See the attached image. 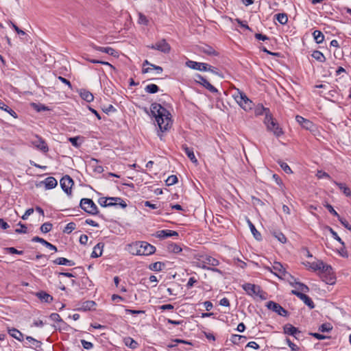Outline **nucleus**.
Listing matches in <instances>:
<instances>
[{"instance_id": "4c0bfd02", "label": "nucleus", "mask_w": 351, "mask_h": 351, "mask_svg": "<svg viewBox=\"0 0 351 351\" xmlns=\"http://www.w3.org/2000/svg\"><path fill=\"white\" fill-rule=\"evenodd\" d=\"M276 20L282 25H285L288 21L287 14L285 13H279L275 15Z\"/></svg>"}, {"instance_id": "0eeeda50", "label": "nucleus", "mask_w": 351, "mask_h": 351, "mask_svg": "<svg viewBox=\"0 0 351 351\" xmlns=\"http://www.w3.org/2000/svg\"><path fill=\"white\" fill-rule=\"evenodd\" d=\"M242 287L248 295L263 298L262 295L263 291L259 286L251 283H245Z\"/></svg>"}, {"instance_id": "f704fd0d", "label": "nucleus", "mask_w": 351, "mask_h": 351, "mask_svg": "<svg viewBox=\"0 0 351 351\" xmlns=\"http://www.w3.org/2000/svg\"><path fill=\"white\" fill-rule=\"evenodd\" d=\"M124 343L126 346L131 349H135L138 347V343L131 337H126L124 339Z\"/></svg>"}, {"instance_id": "de8ad7c7", "label": "nucleus", "mask_w": 351, "mask_h": 351, "mask_svg": "<svg viewBox=\"0 0 351 351\" xmlns=\"http://www.w3.org/2000/svg\"><path fill=\"white\" fill-rule=\"evenodd\" d=\"M52 227H53V225L50 222H46V223H44L41 226H40V231L43 233H47L49 232H50L52 229Z\"/></svg>"}, {"instance_id": "f03ea898", "label": "nucleus", "mask_w": 351, "mask_h": 351, "mask_svg": "<svg viewBox=\"0 0 351 351\" xmlns=\"http://www.w3.org/2000/svg\"><path fill=\"white\" fill-rule=\"evenodd\" d=\"M131 252L136 255L148 256L154 254L156 247L145 241H137L130 245Z\"/></svg>"}, {"instance_id": "e433bc0d", "label": "nucleus", "mask_w": 351, "mask_h": 351, "mask_svg": "<svg viewBox=\"0 0 351 351\" xmlns=\"http://www.w3.org/2000/svg\"><path fill=\"white\" fill-rule=\"evenodd\" d=\"M321 278H322V280L324 281L326 284L328 285H333L335 282V275H322Z\"/></svg>"}, {"instance_id": "423d86ee", "label": "nucleus", "mask_w": 351, "mask_h": 351, "mask_svg": "<svg viewBox=\"0 0 351 351\" xmlns=\"http://www.w3.org/2000/svg\"><path fill=\"white\" fill-rule=\"evenodd\" d=\"M234 99L237 103L245 111L252 109L253 102L242 92L239 91L237 95H234Z\"/></svg>"}, {"instance_id": "8fccbe9b", "label": "nucleus", "mask_w": 351, "mask_h": 351, "mask_svg": "<svg viewBox=\"0 0 351 351\" xmlns=\"http://www.w3.org/2000/svg\"><path fill=\"white\" fill-rule=\"evenodd\" d=\"M178 181V178L175 175H171L167 178L166 180V184L167 186H171L177 183Z\"/></svg>"}, {"instance_id": "a211bd4d", "label": "nucleus", "mask_w": 351, "mask_h": 351, "mask_svg": "<svg viewBox=\"0 0 351 351\" xmlns=\"http://www.w3.org/2000/svg\"><path fill=\"white\" fill-rule=\"evenodd\" d=\"M92 47L95 50H97V51H101V52L108 53V54H109L110 56H112L114 57H117V53H118L117 51H116L112 47H99V46H97L95 45H93Z\"/></svg>"}, {"instance_id": "b1692460", "label": "nucleus", "mask_w": 351, "mask_h": 351, "mask_svg": "<svg viewBox=\"0 0 351 351\" xmlns=\"http://www.w3.org/2000/svg\"><path fill=\"white\" fill-rule=\"evenodd\" d=\"M36 295L42 302H45L49 303V302H51L53 300V297L51 295H49V293H47V292L43 291L37 292L36 293Z\"/></svg>"}, {"instance_id": "79ce46f5", "label": "nucleus", "mask_w": 351, "mask_h": 351, "mask_svg": "<svg viewBox=\"0 0 351 351\" xmlns=\"http://www.w3.org/2000/svg\"><path fill=\"white\" fill-rule=\"evenodd\" d=\"M167 249L169 252H173L175 254H178L182 251L181 247L176 243L169 244Z\"/></svg>"}, {"instance_id": "39448f33", "label": "nucleus", "mask_w": 351, "mask_h": 351, "mask_svg": "<svg viewBox=\"0 0 351 351\" xmlns=\"http://www.w3.org/2000/svg\"><path fill=\"white\" fill-rule=\"evenodd\" d=\"M80 206L89 215H95L99 213L97 206L91 199L82 198L80 200Z\"/></svg>"}, {"instance_id": "a19ab883", "label": "nucleus", "mask_w": 351, "mask_h": 351, "mask_svg": "<svg viewBox=\"0 0 351 351\" xmlns=\"http://www.w3.org/2000/svg\"><path fill=\"white\" fill-rule=\"evenodd\" d=\"M328 228H329V231L331 233L332 237L341 244L342 247L341 248V250H343L345 249L344 242L341 240V239L338 236L337 233L335 230H333V229L332 228L329 227Z\"/></svg>"}, {"instance_id": "864d4df0", "label": "nucleus", "mask_w": 351, "mask_h": 351, "mask_svg": "<svg viewBox=\"0 0 351 351\" xmlns=\"http://www.w3.org/2000/svg\"><path fill=\"white\" fill-rule=\"evenodd\" d=\"M80 139V136L70 137L69 141L71 143L72 145L78 148L80 147L82 142L79 143L78 140Z\"/></svg>"}, {"instance_id": "6e6d98bb", "label": "nucleus", "mask_w": 351, "mask_h": 351, "mask_svg": "<svg viewBox=\"0 0 351 351\" xmlns=\"http://www.w3.org/2000/svg\"><path fill=\"white\" fill-rule=\"evenodd\" d=\"M138 23L140 24H142V25H148V23H149V21L148 19H147L146 16H145L142 13H139L138 14Z\"/></svg>"}, {"instance_id": "5701e85b", "label": "nucleus", "mask_w": 351, "mask_h": 351, "mask_svg": "<svg viewBox=\"0 0 351 351\" xmlns=\"http://www.w3.org/2000/svg\"><path fill=\"white\" fill-rule=\"evenodd\" d=\"M104 247V244L103 243H97L93 248V250L91 253L92 258H98L102 255L103 249Z\"/></svg>"}, {"instance_id": "7ed1b4c3", "label": "nucleus", "mask_w": 351, "mask_h": 351, "mask_svg": "<svg viewBox=\"0 0 351 351\" xmlns=\"http://www.w3.org/2000/svg\"><path fill=\"white\" fill-rule=\"evenodd\" d=\"M98 203L102 207L119 206L122 208L127 207V204L121 197H100Z\"/></svg>"}, {"instance_id": "4d7b16f0", "label": "nucleus", "mask_w": 351, "mask_h": 351, "mask_svg": "<svg viewBox=\"0 0 351 351\" xmlns=\"http://www.w3.org/2000/svg\"><path fill=\"white\" fill-rule=\"evenodd\" d=\"M325 207L328 209V212L330 214H332V215L337 217L338 218V219H339L341 218L339 215L336 212V210L333 208V207L330 204H326L325 205Z\"/></svg>"}, {"instance_id": "603ef678", "label": "nucleus", "mask_w": 351, "mask_h": 351, "mask_svg": "<svg viewBox=\"0 0 351 351\" xmlns=\"http://www.w3.org/2000/svg\"><path fill=\"white\" fill-rule=\"evenodd\" d=\"M241 339H245V337L239 335H232L230 341L234 344H239Z\"/></svg>"}, {"instance_id": "412c9836", "label": "nucleus", "mask_w": 351, "mask_h": 351, "mask_svg": "<svg viewBox=\"0 0 351 351\" xmlns=\"http://www.w3.org/2000/svg\"><path fill=\"white\" fill-rule=\"evenodd\" d=\"M156 234H157V235H156L157 237H158L160 239H165V238H167L169 237L178 236V233L176 231L170 230H160V231H158L156 232Z\"/></svg>"}, {"instance_id": "58836bf2", "label": "nucleus", "mask_w": 351, "mask_h": 351, "mask_svg": "<svg viewBox=\"0 0 351 351\" xmlns=\"http://www.w3.org/2000/svg\"><path fill=\"white\" fill-rule=\"evenodd\" d=\"M145 90L148 93L154 94L159 90V87L156 84H150L145 86Z\"/></svg>"}, {"instance_id": "09e8293b", "label": "nucleus", "mask_w": 351, "mask_h": 351, "mask_svg": "<svg viewBox=\"0 0 351 351\" xmlns=\"http://www.w3.org/2000/svg\"><path fill=\"white\" fill-rule=\"evenodd\" d=\"M31 105L34 108V109L36 110L37 112H41V111H45V110H49L47 106H45V105H43L41 104L32 103Z\"/></svg>"}, {"instance_id": "f3484780", "label": "nucleus", "mask_w": 351, "mask_h": 351, "mask_svg": "<svg viewBox=\"0 0 351 351\" xmlns=\"http://www.w3.org/2000/svg\"><path fill=\"white\" fill-rule=\"evenodd\" d=\"M285 334L291 335L295 339H298V335L300 333V331L295 326L290 324H287L283 327Z\"/></svg>"}, {"instance_id": "49530a36", "label": "nucleus", "mask_w": 351, "mask_h": 351, "mask_svg": "<svg viewBox=\"0 0 351 351\" xmlns=\"http://www.w3.org/2000/svg\"><path fill=\"white\" fill-rule=\"evenodd\" d=\"M320 275H332L335 274L333 272V269L330 265H324V268H322V270L320 272Z\"/></svg>"}, {"instance_id": "a18cd8bd", "label": "nucleus", "mask_w": 351, "mask_h": 351, "mask_svg": "<svg viewBox=\"0 0 351 351\" xmlns=\"http://www.w3.org/2000/svg\"><path fill=\"white\" fill-rule=\"evenodd\" d=\"M295 285H298V291L301 293H308L309 291V288L307 285L302 283L300 282H295Z\"/></svg>"}, {"instance_id": "9d476101", "label": "nucleus", "mask_w": 351, "mask_h": 351, "mask_svg": "<svg viewBox=\"0 0 351 351\" xmlns=\"http://www.w3.org/2000/svg\"><path fill=\"white\" fill-rule=\"evenodd\" d=\"M266 306L269 310L273 311L280 316L287 317L289 315L287 310L275 302L269 301L267 303Z\"/></svg>"}, {"instance_id": "c9c22d12", "label": "nucleus", "mask_w": 351, "mask_h": 351, "mask_svg": "<svg viewBox=\"0 0 351 351\" xmlns=\"http://www.w3.org/2000/svg\"><path fill=\"white\" fill-rule=\"evenodd\" d=\"M312 57L319 62H324L326 61V58L324 54L317 50L313 52Z\"/></svg>"}, {"instance_id": "a878e982", "label": "nucleus", "mask_w": 351, "mask_h": 351, "mask_svg": "<svg viewBox=\"0 0 351 351\" xmlns=\"http://www.w3.org/2000/svg\"><path fill=\"white\" fill-rule=\"evenodd\" d=\"M80 95L82 99L87 102H91L94 99L93 95L86 89H81L80 91Z\"/></svg>"}, {"instance_id": "c85d7f7f", "label": "nucleus", "mask_w": 351, "mask_h": 351, "mask_svg": "<svg viewBox=\"0 0 351 351\" xmlns=\"http://www.w3.org/2000/svg\"><path fill=\"white\" fill-rule=\"evenodd\" d=\"M313 36L317 44L322 43L324 40V35L319 30H315L313 32Z\"/></svg>"}, {"instance_id": "1a4fd4ad", "label": "nucleus", "mask_w": 351, "mask_h": 351, "mask_svg": "<svg viewBox=\"0 0 351 351\" xmlns=\"http://www.w3.org/2000/svg\"><path fill=\"white\" fill-rule=\"evenodd\" d=\"M295 120L304 129L309 130L311 132H314L316 130L315 125L310 120L300 115L295 117Z\"/></svg>"}, {"instance_id": "5fc2aeb1", "label": "nucleus", "mask_w": 351, "mask_h": 351, "mask_svg": "<svg viewBox=\"0 0 351 351\" xmlns=\"http://www.w3.org/2000/svg\"><path fill=\"white\" fill-rule=\"evenodd\" d=\"M278 164L285 173H292V171H291L290 167L286 162H282V161H279Z\"/></svg>"}, {"instance_id": "bb28decb", "label": "nucleus", "mask_w": 351, "mask_h": 351, "mask_svg": "<svg viewBox=\"0 0 351 351\" xmlns=\"http://www.w3.org/2000/svg\"><path fill=\"white\" fill-rule=\"evenodd\" d=\"M43 183L45 184V188L47 189H52L55 188L58 184L57 180L53 177L47 178L43 181Z\"/></svg>"}, {"instance_id": "aec40b11", "label": "nucleus", "mask_w": 351, "mask_h": 351, "mask_svg": "<svg viewBox=\"0 0 351 351\" xmlns=\"http://www.w3.org/2000/svg\"><path fill=\"white\" fill-rule=\"evenodd\" d=\"M182 149L192 162L197 163V160L195 158L193 148L189 147L186 145H182Z\"/></svg>"}, {"instance_id": "c03bdc74", "label": "nucleus", "mask_w": 351, "mask_h": 351, "mask_svg": "<svg viewBox=\"0 0 351 351\" xmlns=\"http://www.w3.org/2000/svg\"><path fill=\"white\" fill-rule=\"evenodd\" d=\"M206 71H210V72L213 73V74L219 76L221 78H223V74L219 71L218 69H217L216 67H214L208 64H207V66H206Z\"/></svg>"}, {"instance_id": "680f3d73", "label": "nucleus", "mask_w": 351, "mask_h": 351, "mask_svg": "<svg viewBox=\"0 0 351 351\" xmlns=\"http://www.w3.org/2000/svg\"><path fill=\"white\" fill-rule=\"evenodd\" d=\"M317 177L319 179H322V178L330 179L331 178L330 175L328 173L323 171H318L317 173Z\"/></svg>"}, {"instance_id": "f8f14e48", "label": "nucleus", "mask_w": 351, "mask_h": 351, "mask_svg": "<svg viewBox=\"0 0 351 351\" xmlns=\"http://www.w3.org/2000/svg\"><path fill=\"white\" fill-rule=\"evenodd\" d=\"M195 82L203 86L213 93H216L218 92V90L215 86H213L206 79H205L199 74H197L195 75Z\"/></svg>"}, {"instance_id": "9b49d317", "label": "nucleus", "mask_w": 351, "mask_h": 351, "mask_svg": "<svg viewBox=\"0 0 351 351\" xmlns=\"http://www.w3.org/2000/svg\"><path fill=\"white\" fill-rule=\"evenodd\" d=\"M73 180L69 176H64L60 180V185L62 190L68 195L71 194V187L73 185Z\"/></svg>"}, {"instance_id": "dca6fc26", "label": "nucleus", "mask_w": 351, "mask_h": 351, "mask_svg": "<svg viewBox=\"0 0 351 351\" xmlns=\"http://www.w3.org/2000/svg\"><path fill=\"white\" fill-rule=\"evenodd\" d=\"M186 65L193 69L200 71H206V66L207 63L204 62H197L193 60H188L186 62Z\"/></svg>"}, {"instance_id": "393cba45", "label": "nucleus", "mask_w": 351, "mask_h": 351, "mask_svg": "<svg viewBox=\"0 0 351 351\" xmlns=\"http://www.w3.org/2000/svg\"><path fill=\"white\" fill-rule=\"evenodd\" d=\"M332 182L339 188L345 195L347 197H351V190L346 184L337 182L335 180H332Z\"/></svg>"}, {"instance_id": "4be33fe9", "label": "nucleus", "mask_w": 351, "mask_h": 351, "mask_svg": "<svg viewBox=\"0 0 351 351\" xmlns=\"http://www.w3.org/2000/svg\"><path fill=\"white\" fill-rule=\"evenodd\" d=\"M32 241L33 242H38L42 243L43 245H45L46 247L49 248V250H53L55 252H57V247L53 245V244L50 243L49 242L45 241L44 239L40 238L39 237H34L32 238Z\"/></svg>"}, {"instance_id": "052dcab7", "label": "nucleus", "mask_w": 351, "mask_h": 351, "mask_svg": "<svg viewBox=\"0 0 351 351\" xmlns=\"http://www.w3.org/2000/svg\"><path fill=\"white\" fill-rule=\"evenodd\" d=\"M81 343L83 348L86 350H90L93 348V344L91 342L87 341L84 339L81 340Z\"/></svg>"}, {"instance_id": "37998d69", "label": "nucleus", "mask_w": 351, "mask_h": 351, "mask_svg": "<svg viewBox=\"0 0 351 351\" xmlns=\"http://www.w3.org/2000/svg\"><path fill=\"white\" fill-rule=\"evenodd\" d=\"M165 266V264L161 262H156L149 265V269L153 271H160L162 269V267Z\"/></svg>"}, {"instance_id": "7c9ffc66", "label": "nucleus", "mask_w": 351, "mask_h": 351, "mask_svg": "<svg viewBox=\"0 0 351 351\" xmlns=\"http://www.w3.org/2000/svg\"><path fill=\"white\" fill-rule=\"evenodd\" d=\"M204 264L208 265L210 266H217L219 264V262L217 259L208 256H206L205 258L203 261Z\"/></svg>"}, {"instance_id": "774afa93", "label": "nucleus", "mask_w": 351, "mask_h": 351, "mask_svg": "<svg viewBox=\"0 0 351 351\" xmlns=\"http://www.w3.org/2000/svg\"><path fill=\"white\" fill-rule=\"evenodd\" d=\"M339 221L341 222V223L346 228L348 229V230H350L351 232V226L349 224V223L348 222V221H346V219H343L342 218H340L339 219Z\"/></svg>"}, {"instance_id": "bf43d9fd", "label": "nucleus", "mask_w": 351, "mask_h": 351, "mask_svg": "<svg viewBox=\"0 0 351 351\" xmlns=\"http://www.w3.org/2000/svg\"><path fill=\"white\" fill-rule=\"evenodd\" d=\"M18 226H21V228H17L15 230V232L19 234H25L27 233V227L25 224H23L21 222L18 223Z\"/></svg>"}, {"instance_id": "ddd939ff", "label": "nucleus", "mask_w": 351, "mask_h": 351, "mask_svg": "<svg viewBox=\"0 0 351 351\" xmlns=\"http://www.w3.org/2000/svg\"><path fill=\"white\" fill-rule=\"evenodd\" d=\"M265 268L280 278L286 274L285 268L279 262H275L272 266V269L269 267H266Z\"/></svg>"}, {"instance_id": "3c124183", "label": "nucleus", "mask_w": 351, "mask_h": 351, "mask_svg": "<svg viewBox=\"0 0 351 351\" xmlns=\"http://www.w3.org/2000/svg\"><path fill=\"white\" fill-rule=\"evenodd\" d=\"M76 225L74 222L69 223L63 230V232L66 234H70L73 230L75 229Z\"/></svg>"}, {"instance_id": "0e129e2a", "label": "nucleus", "mask_w": 351, "mask_h": 351, "mask_svg": "<svg viewBox=\"0 0 351 351\" xmlns=\"http://www.w3.org/2000/svg\"><path fill=\"white\" fill-rule=\"evenodd\" d=\"M265 111L266 114H269V110L267 108H265L263 107V106L261 105L260 106H258L256 109V114H262L263 112Z\"/></svg>"}, {"instance_id": "20e7f679", "label": "nucleus", "mask_w": 351, "mask_h": 351, "mask_svg": "<svg viewBox=\"0 0 351 351\" xmlns=\"http://www.w3.org/2000/svg\"><path fill=\"white\" fill-rule=\"evenodd\" d=\"M264 123L267 125L268 130L272 132L276 136H280L283 134L282 128L279 126L277 122H276L271 114H265Z\"/></svg>"}, {"instance_id": "6e6552de", "label": "nucleus", "mask_w": 351, "mask_h": 351, "mask_svg": "<svg viewBox=\"0 0 351 351\" xmlns=\"http://www.w3.org/2000/svg\"><path fill=\"white\" fill-rule=\"evenodd\" d=\"M149 48L158 50L164 53H169L171 51L170 45L165 39L158 40L156 44L147 46Z\"/></svg>"}, {"instance_id": "338daca9", "label": "nucleus", "mask_w": 351, "mask_h": 351, "mask_svg": "<svg viewBox=\"0 0 351 351\" xmlns=\"http://www.w3.org/2000/svg\"><path fill=\"white\" fill-rule=\"evenodd\" d=\"M102 110L106 114H108L109 112H114L116 111V108L111 104L108 105L106 108H104Z\"/></svg>"}, {"instance_id": "473e14b6", "label": "nucleus", "mask_w": 351, "mask_h": 351, "mask_svg": "<svg viewBox=\"0 0 351 351\" xmlns=\"http://www.w3.org/2000/svg\"><path fill=\"white\" fill-rule=\"evenodd\" d=\"M95 305V302L92 300H87L82 303V306L79 308L80 310L88 311L92 309Z\"/></svg>"}, {"instance_id": "2eb2a0df", "label": "nucleus", "mask_w": 351, "mask_h": 351, "mask_svg": "<svg viewBox=\"0 0 351 351\" xmlns=\"http://www.w3.org/2000/svg\"><path fill=\"white\" fill-rule=\"evenodd\" d=\"M32 144L39 150L44 153L49 151V147L45 141L39 136H36V138L32 141Z\"/></svg>"}, {"instance_id": "e2e57ef3", "label": "nucleus", "mask_w": 351, "mask_h": 351, "mask_svg": "<svg viewBox=\"0 0 351 351\" xmlns=\"http://www.w3.org/2000/svg\"><path fill=\"white\" fill-rule=\"evenodd\" d=\"M49 317L53 322H63L62 319H61L60 316L59 315V314L56 313H51Z\"/></svg>"}, {"instance_id": "13d9d810", "label": "nucleus", "mask_w": 351, "mask_h": 351, "mask_svg": "<svg viewBox=\"0 0 351 351\" xmlns=\"http://www.w3.org/2000/svg\"><path fill=\"white\" fill-rule=\"evenodd\" d=\"M53 263L59 265H66L67 258L60 257L53 261Z\"/></svg>"}, {"instance_id": "f257e3e1", "label": "nucleus", "mask_w": 351, "mask_h": 351, "mask_svg": "<svg viewBox=\"0 0 351 351\" xmlns=\"http://www.w3.org/2000/svg\"><path fill=\"white\" fill-rule=\"evenodd\" d=\"M150 112L161 132L167 130L171 125V113L160 104L154 103L151 105Z\"/></svg>"}, {"instance_id": "2f4dec72", "label": "nucleus", "mask_w": 351, "mask_h": 351, "mask_svg": "<svg viewBox=\"0 0 351 351\" xmlns=\"http://www.w3.org/2000/svg\"><path fill=\"white\" fill-rule=\"evenodd\" d=\"M271 234L280 243H285L287 242V238L282 232L274 230L271 232Z\"/></svg>"}, {"instance_id": "ea45409f", "label": "nucleus", "mask_w": 351, "mask_h": 351, "mask_svg": "<svg viewBox=\"0 0 351 351\" xmlns=\"http://www.w3.org/2000/svg\"><path fill=\"white\" fill-rule=\"evenodd\" d=\"M27 341L29 343V346L34 348H39L41 345V342L35 339L32 337L27 336L26 337Z\"/></svg>"}, {"instance_id": "c756f323", "label": "nucleus", "mask_w": 351, "mask_h": 351, "mask_svg": "<svg viewBox=\"0 0 351 351\" xmlns=\"http://www.w3.org/2000/svg\"><path fill=\"white\" fill-rule=\"evenodd\" d=\"M310 265V267L314 271H322V268H324L325 263L322 261H318L312 263H308Z\"/></svg>"}, {"instance_id": "69168bd1", "label": "nucleus", "mask_w": 351, "mask_h": 351, "mask_svg": "<svg viewBox=\"0 0 351 351\" xmlns=\"http://www.w3.org/2000/svg\"><path fill=\"white\" fill-rule=\"evenodd\" d=\"M332 329L331 327H330V324H322L319 328V330L321 331V332H328L330 331V330Z\"/></svg>"}, {"instance_id": "72a5a7b5", "label": "nucleus", "mask_w": 351, "mask_h": 351, "mask_svg": "<svg viewBox=\"0 0 351 351\" xmlns=\"http://www.w3.org/2000/svg\"><path fill=\"white\" fill-rule=\"evenodd\" d=\"M201 51L209 56H218V53L213 47L208 45L202 47Z\"/></svg>"}, {"instance_id": "6ab92c4d", "label": "nucleus", "mask_w": 351, "mask_h": 351, "mask_svg": "<svg viewBox=\"0 0 351 351\" xmlns=\"http://www.w3.org/2000/svg\"><path fill=\"white\" fill-rule=\"evenodd\" d=\"M8 334L13 338L19 341H23L24 339L23 334L15 328H8Z\"/></svg>"}, {"instance_id": "4468645a", "label": "nucleus", "mask_w": 351, "mask_h": 351, "mask_svg": "<svg viewBox=\"0 0 351 351\" xmlns=\"http://www.w3.org/2000/svg\"><path fill=\"white\" fill-rule=\"evenodd\" d=\"M291 294L295 295L297 297H298L310 308L313 309L315 308L314 302H313L311 298L310 297H308L307 295H306L305 293L299 292L298 291L293 289L291 291Z\"/></svg>"}, {"instance_id": "cd10ccee", "label": "nucleus", "mask_w": 351, "mask_h": 351, "mask_svg": "<svg viewBox=\"0 0 351 351\" xmlns=\"http://www.w3.org/2000/svg\"><path fill=\"white\" fill-rule=\"evenodd\" d=\"M247 223L249 225L250 230H251L252 234L254 235V238L258 241L261 240L262 237H261V233L256 229L254 225L251 222L250 220H249V219L247 220Z\"/></svg>"}]
</instances>
